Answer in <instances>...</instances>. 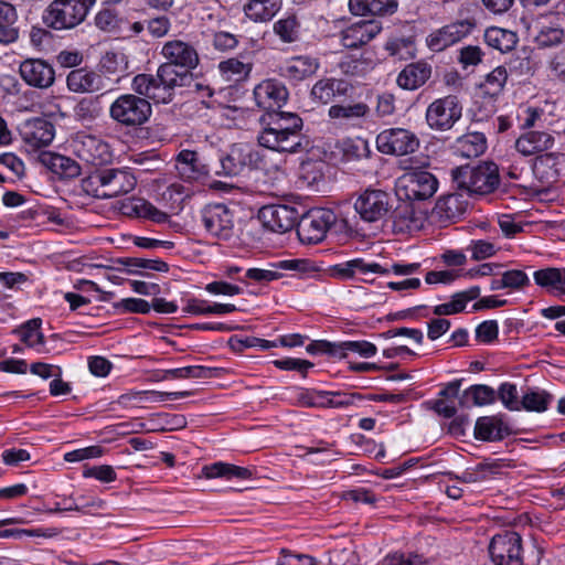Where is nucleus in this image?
Returning <instances> with one entry per match:
<instances>
[{"instance_id":"1","label":"nucleus","mask_w":565,"mask_h":565,"mask_svg":"<svg viewBox=\"0 0 565 565\" xmlns=\"http://www.w3.org/2000/svg\"><path fill=\"white\" fill-rule=\"evenodd\" d=\"M162 63L157 74H138L132 78L131 88L135 93L151 98L157 104H168L173 99L174 89L182 86L200 62L193 45L181 40H171L163 44Z\"/></svg>"},{"instance_id":"2","label":"nucleus","mask_w":565,"mask_h":565,"mask_svg":"<svg viewBox=\"0 0 565 565\" xmlns=\"http://www.w3.org/2000/svg\"><path fill=\"white\" fill-rule=\"evenodd\" d=\"M259 146L282 153L303 151L308 141L302 134L303 121L295 113H268L260 117Z\"/></svg>"},{"instance_id":"3","label":"nucleus","mask_w":565,"mask_h":565,"mask_svg":"<svg viewBox=\"0 0 565 565\" xmlns=\"http://www.w3.org/2000/svg\"><path fill=\"white\" fill-rule=\"evenodd\" d=\"M137 184L136 177L127 168L98 170L82 180V190L96 199H114L131 192Z\"/></svg>"},{"instance_id":"4","label":"nucleus","mask_w":565,"mask_h":565,"mask_svg":"<svg viewBox=\"0 0 565 565\" xmlns=\"http://www.w3.org/2000/svg\"><path fill=\"white\" fill-rule=\"evenodd\" d=\"M451 179L457 190L468 196L487 195L494 192L500 184L499 168L491 161L457 167L451 170Z\"/></svg>"},{"instance_id":"5","label":"nucleus","mask_w":565,"mask_h":565,"mask_svg":"<svg viewBox=\"0 0 565 565\" xmlns=\"http://www.w3.org/2000/svg\"><path fill=\"white\" fill-rule=\"evenodd\" d=\"M96 0H53L43 13L46 26L56 30H72L85 21Z\"/></svg>"},{"instance_id":"6","label":"nucleus","mask_w":565,"mask_h":565,"mask_svg":"<svg viewBox=\"0 0 565 565\" xmlns=\"http://www.w3.org/2000/svg\"><path fill=\"white\" fill-rule=\"evenodd\" d=\"M149 97L136 94H121L109 106V117L119 126L137 128L146 124L152 113Z\"/></svg>"},{"instance_id":"7","label":"nucleus","mask_w":565,"mask_h":565,"mask_svg":"<svg viewBox=\"0 0 565 565\" xmlns=\"http://www.w3.org/2000/svg\"><path fill=\"white\" fill-rule=\"evenodd\" d=\"M263 154L255 147L247 143H235L220 157L221 170L216 174L236 177L246 170L260 169Z\"/></svg>"},{"instance_id":"8","label":"nucleus","mask_w":565,"mask_h":565,"mask_svg":"<svg viewBox=\"0 0 565 565\" xmlns=\"http://www.w3.org/2000/svg\"><path fill=\"white\" fill-rule=\"evenodd\" d=\"M462 116V105L456 95L435 99L426 109L428 127L436 131L450 130Z\"/></svg>"},{"instance_id":"9","label":"nucleus","mask_w":565,"mask_h":565,"mask_svg":"<svg viewBox=\"0 0 565 565\" xmlns=\"http://www.w3.org/2000/svg\"><path fill=\"white\" fill-rule=\"evenodd\" d=\"M337 220L329 209H315L306 213L297 224V235L303 244L322 242Z\"/></svg>"},{"instance_id":"10","label":"nucleus","mask_w":565,"mask_h":565,"mask_svg":"<svg viewBox=\"0 0 565 565\" xmlns=\"http://www.w3.org/2000/svg\"><path fill=\"white\" fill-rule=\"evenodd\" d=\"M397 186L407 200L425 201L437 192L438 180L427 170L414 169L398 179Z\"/></svg>"},{"instance_id":"11","label":"nucleus","mask_w":565,"mask_h":565,"mask_svg":"<svg viewBox=\"0 0 565 565\" xmlns=\"http://www.w3.org/2000/svg\"><path fill=\"white\" fill-rule=\"evenodd\" d=\"M393 196L380 189H366L354 202V210L365 222H377L392 211Z\"/></svg>"},{"instance_id":"12","label":"nucleus","mask_w":565,"mask_h":565,"mask_svg":"<svg viewBox=\"0 0 565 565\" xmlns=\"http://www.w3.org/2000/svg\"><path fill=\"white\" fill-rule=\"evenodd\" d=\"M493 565H523L522 539L514 531L494 535L489 544Z\"/></svg>"},{"instance_id":"13","label":"nucleus","mask_w":565,"mask_h":565,"mask_svg":"<svg viewBox=\"0 0 565 565\" xmlns=\"http://www.w3.org/2000/svg\"><path fill=\"white\" fill-rule=\"evenodd\" d=\"M205 230L221 239H228L234 235V212L223 203L209 204L201 211Z\"/></svg>"},{"instance_id":"14","label":"nucleus","mask_w":565,"mask_h":565,"mask_svg":"<svg viewBox=\"0 0 565 565\" xmlns=\"http://www.w3.org/2000/svg\"><path fill=\"white\" fill-rule=\"evenodd\" d=\"M376 143L382 153L405 156L418 149L419 139L407 129L391 128L377 135Z\"/></svg>"},{"instance_id":"15","label":"nucleus","mask_w":565,"mask_h":565,"mask_svg":"<svg viewBox=\"0 0 565 565\" xmlns=\"http://www.w3.org/2000/svg\"><path fill=\"white\" fill-rule=\"evenodd\" d=\"M258 218L267 230L274 233H286L298 224L299 212L289 205L271 204L259 210Z\"/></svg>"},{"instance_id":"16","label":"nucleus","mask_w":565,"mask_h":565,"mask_svg":"<svg viewBox=\"0 0 565 565\" xmlns=\"http://www.w3.org/2000/svg\"><path fill=\"white\" fill-rule=\"evenodd\" d=\"M72 146L77 158L92 166H103L113 158L108 143L92 135L78 136Z\"/></svg>"},{"instance_id":"17","label":"nucleus","mask_w":565,"mask_h":565,"mask_svg":"<svg viewBox=\"0 0 565 565\" xmlns=\"http://www.w3.org/2000/svg\"><path fill=\"white\" fill-rule=\"evenodd\" d=\"M475 28V23L468 19L447 24L427 36V45L431 51L440 52L466 36Z\"/></svg>"},{"instance_id":"18","label":"nucleus","mask_w":565,"mask_h":565,"mask_svg":"<svg viewBox=\"0 0 565 565\" xmlns=\"http://www.w3.org/2000/svg\"><path fill=\"white\" fill-rule=\"evenodd\" d=\"M19 74L22 81L34 88L46 89L54 84L55 71L42 58H25L20 63Z\"/></svg>"},{"instance_id":"19","label":"nucleus","mask_w":565,"mask_h":565,"mask_svg":"<svg viewBox=\"0 0 565 565\" xmlns=\"http://www.w3.org/2000/svg\"><path fill=\"white\" fill-rule=\"evenodd\" d=\"M257 106L266 113H281L279 109L288 99L286 86L276 79H265L254 88Z\"/></svg>"},{"instance_id":"20","label":"nucleus","mask_w":565,"mask_h":565,"mask_svg":"<svg viewBox=\"0 0 565 565\" xmlns=\"http://www.w3.org/2000/svg\"><path fill=\"white\" fill-rule=\"evenodd\" d=\"M19 131L23 141L32 148L49 146L55 136L54 125L41 117L24 120Z\"/></svg>"},{"instance_id":"21","label":"nucleus","mask_w":565,"mask_h":565,"mask_svg":"<svg viewBox=\"0 0 565 565\" xmlns=\"http://www.w3.org/2000/svg\"><path fill=\"white\" fill-rule=\"evenodd\" d=\"M382 31V23L377 20H363L352 23L341 33L344 47L358 49L372 41Z\"/></svg>"},{"instance_id":"22","label":"nucleus","mask_w":565,"mask_h":565,"mask_svg":"<svg viewBox=\"0 0 565 565\" xmlns=\"http://www.w3.org/2000/svg\"><path fill=\"white\" fill-rule=\"evenodd\" d=\"M564 21L565 18L556 13L543 17L537 22L539 31L535 35L536 44L540 47H551L561 44L565 40Z\"/></svg>"},{"instance_id":"23","label":"nucleus","mask_w":565,"mask_h":565,"mask_svg":"<svg viewBox=\"0 0 565 565\" xmlns=\"http://www.w3.org/2000/svg\"><path fill=\"white\" fill-rule=\"evenodd\" d=\"M352 85L342 78L326 77L317 81L311 88L310 96L313 102L327 105L335 98L348 96Z\"/></svg>"},{"instance_id":"24","label":"nucleus","mask_w":565,"mask_h":565,"mask_svg":"<svg viewBox=\"0 0 565 565\" xmlns=\"http://www.w3.org/2000/svg\"><path fill=\"white\" fill-rule=\"evenodd\" d=\"M331 276L339 279H352L356 274L367 276L369 274L388 275L390 270L376 262H366L364 258H354L337 264L330 268Z\"/></svg>"},{"instance_id":"25","label":"nucleus","mask_w":565,"mask_h":565,"mask_svg":"<svg viewBox=\"0 0 565 565\" xmlns=\"http://www.w3.org/2000/svg\"><path fill=\"white\" fill-rule=\"evenodd\" d=\"M371 109L367 104H335L330 106L328 116L340 126L356 127L369 116Z\"/></svg>"},{"instance_id":"26","label":"nucleus","mask_w":565,"mask_h":565,"mask_svg":"<svg viewBox=\"0 0 565 565\" xmlns=\"http://www.w3.org/2000/svg\"><path fill=\"white\" fill-rule=\"evenodd\" d=\"M40 162L60 179H75L81 174V166L72 158L51 151L39 157Z\"/></svg>"},{"instance_id":"27","label":"nucleus","mask_w":565,"mask_h":565,"mask_svg":"<svg viewBox=\"0 0 565 565\" xmlns=\"http://www.w3.org/2000/svg\"><path fill=\"white\" fill-rule=\"evenodd\" d=\"M488 148L484 134L468 131L458 137L452 146L454 153L460 158L473 159L486 152Z\"/></svg>"},{"instance_id":"28","label":"nucleus","mask_w":565,"mask_h":565,"mask_svg":"<svg viewBox=\"0 0 565 565\" xmlns=\"http://www.w3.org/2000/svg\"><path fill=\"white\" fill-rule=\"evenodd\" d=\"M66 85L73 93H93L104 87V81L99 74L93 71L76 68L68 73Z\"/></svg>"},{"instance_id":"29","label":"nucleus","mask_w":565,"mask_h":565,"mask_svg":"<svg viewBox=\"0 0 565 565\" xmlns=\"http://www.w3.org/2000/svg\"><path fill=\"white\" fill-rule=\"evenodd\" d=\"M320 67L319 60L309 55L291 57L281 67V74L295 82L303 81L317 73Z\"/></svg>"},{"instance_id":"30","label":"nucleus","mask_w":565,"mask_h":565,"mask_svg":"<svg viewBox=\"0 0 565 565\" xmlns=\"http://www.w3.org/2000/svg\"><path fill=\"white\" fill-rule=\"evenodd\" d=\"M431 75V67L425 62H416L406 65L396 78L397 85L407 90H414L423 86Z\"/></svg>"},{"instance_id":"31","label":"nucleus","mask_w":565,"mask_h":565,"mask_svg":"<svg viewBox=\"0 0 565 565\" xmlns=\"http://www.w3.org/2000/svg\"><path fill=\"white\" fill-rule=\"evenodd\" d=\"M124 209L129 216L145 218L157 224H163L169 221V215L166 212L157 209L143 198H131L124 204Z\"/></svg>"},{"instance_id":"32","label":"nucleus","mask_w":565,"mask_h":565,"mask_svg":"<svg viewBox=\"0 0 565 565\" xmlns=\"http://www.w3.org/2000/svg\"><path fill=\"white\" fill-rule=\"evenodd\" d=\"M467 194L462 191L454 192L438 199L435 212L446 220H455L461 216L469 206Z\"/></svg>"},{"instance_id":"33","label":"nucleus","mask_w":565,"mask_h":565,"mask_svg":"<svg viewBox=\"0 0 565 565\" xmlns=\"http://www.w3.org/2000/svg\"><path fill=\"white\" fill-rule=\"evenodd\" d=\"M554 145L552 135L544 131H529L515 141V149L523 156H532L545 151Z\"/></svg>"},{"instance_id":"34","label":"nucleus","mask_w":565,"mask_h":565,"mask_svg":"<svg viewBox=\"0 0 565 565\" xmlns=\"http://www.w3.org/2000/svg\"><path fill=\"white\" fill-rule=\"evenodd\" d=\"M349 9L352 14L364 15H388L397 9L396 0H349Z\"/></svg>"},{"instance_id":"35","label":"nucleus","mask_w":565,"mask_h":565,"mask_svg":"<svg viewBox=\"0 0 565 565\" xmlns=\"http://www.w3.org/2000/svg\"><path fill=\"white\" fill-rule=\"evenodd\" d=\"M565 156L558 153H545L536 158L534 169L541 179L553 183L563 174Z\"/></svg>"},{"instance_id":"36","label":"nucleus","mask_w":565,"mask_h":565,"mask_svg":"<svg viewBox=\"0 0 565 565\" xmlns=\"http://www.w3.org/2000/svg\"><path fill=\"white\" fill-rule=\"evenodd\" d=\"M509 435L504 423L493 416H484L477 419L475 425V437L483 441L501 440Z\"/></svg>"},{"instance_id":"37","label":"nucleus","mask_w":565,"mask_h":565,"mask_svg":"<svg viewBox=\"0 0 565 565\" xmlns=\"http://www.w3.org/2000/svg\"><path fill=\"white\" fill-rule=\"evenodd\" d=\"M18 14L15 8L9 2L0 0V44L14 43L19 38V29L15 25Z\"/></svg>"},{"instance_id":"38","label":"nucleus","mask_w":565,"mask_h":565,"mask_svg":"<svg viewBox=\"0 0 565 565\" xmlns=\"http://www.w3.org/2000/svg\"><path fill=\"white\" fill-rule=\"evenodd\" d=\"M202 475L207 479L223 478L232 480L234 478L246 480L250 479L253 471L245 467H238L226 462H214L202 468Z\"/></svg>"},{"instance_id":"39","label":"nucleus","mask_w":565,"mask_h":565,"mask_svg":"<svg viewBox=\"0 0 565 565\" xmlns=\"http://www.w3.org/2000/svg\"><path fill=\"white\" fill-rule=\"evenodd\" d=\"M175 168L185 181H195L206 173L204 166L199 162L198 153L182 150L177 157Z\"/></svg>"},{"instance_id":"40","label":"nucleus","mask_w":565,"mask_h":565,"mask_svg":"<svg viewBox=\"0 0 565 565\" xmlns=\"http://www.w3.org/2000/svg\"><path fill=\"white\" fill-rule=\"evenodd\" d=\"M280 9L281 0H249L244 6L246 17L254 22L269 21Z\"/></svg>"},{"instance_id":"41","label":"nucleus","mask_w":565,"mask_h":565,"mask_svg":"<svg viewBox=\"0 0 565 565\" xmlns=\"http://www.w3.org/2000/svg\"><path fill=\"white\" fill-rule=\"evenodd\" d=\"M535 282L553 291L555 295L565 296V268L548 267L534 273Z\"/></svg>"},{"instance_id":"42","label":"nucleus","mask_w":565,"mask_h":565,"mask_svg":"<svg viewBox=\"0 0 565 565\" xmlns=\"http://www.w3.org/2000/svg\"><path fill=\"white\" fill-rule=\"evenodd\" d=\"M190 395V392H159V391H143V392H132L122 394L119 396L118 402L121 405H127L130 402H149V403H160L167 399H177L183 398Z\"/></svg>"},{"instance_id":"43","label":"nucleus","mask_w":565,"mask_h":565,"mask_svg":"<svg viewBox=\"0 0 565 565\" xmlns=\"http://www.w3.org/2000/svg\"><path fill=\"white\" fill-rule=\"evenodd\" d=\"M503 467L505 465L501 460H484L475 468L463 471L458 479L466 483L481 482L500 473Z\"/></svg>"},{"instance_id":"44","label":"nucleus","mask_w":565,"mask_h":565,"mask_svg":"<svg viewBox=\"0 0 565 565\" xmlns=\"http://www.w3.org/2000/svg\"><path fill=\"white\" fill-rule=\"evenodd\" d=\"M494 401V390L483 384L471 385L459 397V403L463 407L489 405Z\"/></svg>"},{"instance_id":"45","label":"nucleus","mask_w":565,"mask_h":565,"mask_svg":"<svg viewBox=\"0 0 565 565\" xmlns=\"http://www.w3.org/2000/svg\"><path fill=\"white\" fill-rule=\"evenodd\" d=\"M484 41L490 47L504 53L514 49L518 43V36L512 31L491 26L484 32Z\"/></svg>"},{"instance_id":"46","label":"nucleus","mask_w":565,"mask_h":565,"mask_svg":"<svg viewBox=\"0 0 565 565\" xmlns=\"http://www.w3.org/2000/svg\"><path fill=\"white\" fill-rule=\"evenodd\" d=\"M252 70L253 64L250 62H244L235 57L218 63L220 73L228 82L245 79L249 76Z\"/></svg>"},{"instance_id":"47","label":"nucleus","mask_w":565,"mask_h":565,"mask_svg":"<svg viewBox=\"0 0 565 565\" xmlns=\"http://www.w3.org/2000/svg\"><path fill=\"white\" fill-rule=\"evenodd\" d=\"M42 321L39 318L26 321L18 330L20 339L28 347L36 349L38 352L42 353L44 344V335L41 332Z\"/></svg>"},{"instance_id":"48","label":"nucleus","mask_w":565,"mask_h":565,"mask_svg":"<svg viewBox=\"0 0 565 565\" xmlns=\"http://www.w3.org/2000/svg\"><path fill=\"white\" fill-rule=\"evenodd\" d=\"M17 519H4L0 521V527L18 523ZM58 530L55 527H46V529H0V537H15L21 539L23 536H38V537H54L58 534Z\"/></svg>"},{"instance_id":"49","label":"nucleus","mask_w":565,"mask_h":565,"mask_svg":"<svg viewBox=\"0 0 565 565\" xmlns=\"http://www.w3.org/2000/svg\"><path fill=\"white\" fill-rule=\"evenodd\" d=\"M217 374L218 369L216 367L193 365L168 370L164 379H210Z\"/></svg>"},{"instance_id":"50","label":"nucleus","mask_w":565,"mask_h":565,"mask_svg":"<svg viewBox=\"0 0 565 565\" xmlns=\"http://www.w3.org/2000/svg\"><path fill=\"white\" fill-rule=\"evenodd\" d=\"M119 264L127 267V271L129 274H138V269H149L159 273H167L169 270V265L161 259H147L140 257H125L120 258Z\"/></svg>"},{"instance_id":"51","label":"nucleus","mask_w":565,"mask_h":565,"mask_svg":"<svg viewBox=\"0 0 565 565\" xmlns=\"http://www.w3.org/2000/svg\"><path fill=\"white\" fill-rule=\"evenodd\" d=\"M553 396L543 390H529L521 399V408L529 412H545Z\"/></svg>"},{"instance_id":"52","label":"nucleus","mask_w":565,"mask_h":565,"mask_svg":"<svg viewBox=\"0 0 565 565\" xmlns=\"http://www.w3.org/2000/svg\"><path fill=\"white\" fill-rule=\"evenodd\" d=\"M102 113L99 97L82 98L74 107V116L81 122H92Z\"/></svg>"},{"instance_id":"53","label":"nucleus","mask_w":565,"mask_h":565,"mask_svg":"<svg viewBox=\"0 0 565 565\" xmlns=\"http://www.w3.org/2000/svg\"><path fill=\"white\" fill-rule=\"evenodd\" d=\"M273 30L285 43H292L297 41L299 36V23L294 15L276 21L273 25Z\"/></svg>"},{"instance_id":"54","label":"nucleus","mask_w":565,"mask_h":565,"mask_svg":"<svg viewBox=\"0 0 565 565\" xmlns=\"http://www.w3.org/2000/svg\"><path fill=\"white\" fill-rule=\"evenodd\" d=\"M507 79V68L498 66L486 76L484 82L481 84V88L489 96H498L503 90Z\"/></svg>"},{"instance_id":"55","label":"nucleus","mask_w":565,"mask_h":565,"mask_svg":"<svg viewBox=\"0 0 565 565\" xmlns=\"http://www.w3.org/2000/svg\"><path fill=\"white\" fill-rule=\"evenodd\" d=\"M374 67L372 60L366 57L348 58L340 63V70L349 76L362 77L370 73Z\"/></svg>"},{"instance_id":"56","label":"nucleus","mask_w":565,"mask_h":565,"mask_svg":"<svg viewBox=\"0 0 565 565\" xmlns=\"http://www.w3.org/2000/svg\"><path fill=\"white\" fill-rule=\"evenodd\" d=\"M340 355L339 358L345 356V353L353 352L358 353L363 358H371L376 354V345L369 341H343L338 343Z\"/></svg>"},{"instance_id":"57","label":"nucleus","mask_w":565,"mask_h":565,"mask_svg":"<svg viewBox=\"0 0 565 565\" xmlns=\"http://www.w3.org/2000/svg\"><path fill=\"white\" fill-rule=\"evenodd\" d=\"M328 391L301 390L297 394V403L303 407H327Z\"/></svg>"},{"instance_id":"58","label":"nucleus","mask_w":565,"mask_h":565,"mask_svg":"<svg viewBox=\"0 0 565 565\" xmlns=\"http://www.w3.org/2000/svg\"><path fill=\"white\" fill-rule=\"evenodd\" d=\"M281 277V273L279 268H276L275 263L269 265V268H249L245 273V278L253 280L258 284H267L273 280L279 279Z\"/></svg>"},{"instance_id":"59","label":"nucleus","mask_w":565,"mask_h":565,"mask_svg":"<svg viewBox=\"0 0 565 565\" xmlns=\"http://www.w3.org/2000/svg\"><path fill=\"white\" fill-rule=\"evenodd\" d=\"M362 399V395L356 393L328 391L327 407L344 408L354 405L356 401L360 402Z\"/></svg>"},{"instance_id":"60","label":"nucleus","mask_w":565,"mask_h":565,"mask_svg":"<svg viewBox=\"0 0 565 565\" xmlns=\"http://www.w3.org/2000/svg\"><path fill=\"white\" fill-rule=\"evenodd\" d=\"M498 395L502 404L509 411H520L521 402L518 399L516 386L512 383H502L499 387Z\"/></svg>"},{"instance_id":"61","label":"nucleus","mask_w":565,"mask_h":565,"mask_svg":"<svg viewBox=\"0 0 565 565\" xmlns=\"http://www.w3.org/2000/svg\"><path fill=\"white\" fill-rule=\"evenodd\" d=\"M95 25L105 32H113L119 28L117 13L113 9H103L95 15Z\"/></svg>"},{"instance_id":"62","label":"nucleus","mask_w":565,"mask_h":565,"mask_svg":"<svg viewBox=\"0 0 565 565\" xmlns=\"http://www.w3.org/2000/svg\"><path fill=\"white\" fill-rule=\"evenodd\" d=\"M468 249L471 252V258L475 260L489 258L498 250L493 243L483 239L471 241Z\"/></svg>"},{"instance_id":"63","label":"nucleus","mask_w":565,"mask_h":565,"mask_svg":"<svg viewBox=\"0 0 565 565\" xmlns=\"http://www.w3.org/2000/svg\"><path fill=\"white\" fill-rule=\"evenodd\" d=\"M499 327L495 320H487L476 329V337L479 341L490 343L498 338Z\"/></svg>"},{"instance_id":"64","label":"nucleus","mask_w":565,"mask_h":565,"mask_svg":"<svg viewBox=\"0 0 565 565\" xmlns=\"http://www.w3.org/2000/svg\"><path fill=\"white\" fill-rule=\"evenodd\" d=\"M384 565H426V559L418 554H393L387 556Z\"/></svg>"}]
</instances>
